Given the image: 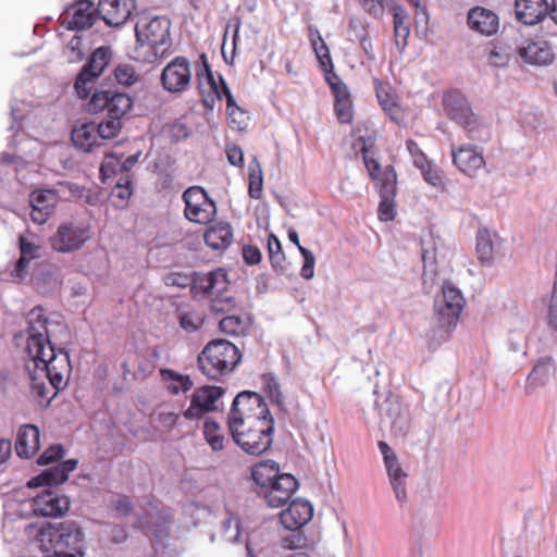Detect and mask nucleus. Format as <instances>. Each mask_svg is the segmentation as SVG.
I'll list each match as a JSON object with an SVG mask.
<instances>
[{"label": "nucleus", "mask_w": 557, "mask_h": 557, "mask_svg": "<svg viewBox=\"0 0 557 557\" xmlns=\"http://www.w3.org/2000/svg\"><path fill=\"white\" fill-rule=\"evenodd\" d=\"M27 322L25 352L28 360L25 367L30 373V394L38 405L47 407L66 385L71 373L70 357L62 349L57 351L51 344L48 320L41 307L28 312Z\"/></svg>", "instance_id": "obj_1"}, {"label": "nucleus", "mask_w": 557, "mask_h": 557, "mask_svg": "<svg viewBox=\"0 0 557 557\" xmlns=\"http://www.w3.org/2000/svg\"><path fill=\"white\" fill-rule=\"evenodd\" d=\"M234 442L247 454L260 456L273 442L274 419L264 399L255 392L239 393L227 418Z\"/></svg>", "instance_id": "obj_2"}, {"label": "nucleus", "mask_w": 557, "mask_h": 557, "mask_svg": "<svg viewBox=\"0 0 557 557\" xmlns=\"http://www.w3.org/2000/svg\"><path fill=\"white\" fill-rule=\"evenodd\" d=\"M44 557H84L85 534L73 520L42 524L34 539Z\"/></svg>", "instance_id": "obj_3"}, {"label": "nucleus", "mask_w": 557, "mask_h": 557, "mask_svg": "<svg viewBox=\"0 0 557 557\" xmlns=\"http://www.w3.org/2000/svg\"><path fill=\"white\" fill-rule=\"evenodd\" d=\"M251 475L257 494L272 508L286 505L299 486L294 475L280 473L278 466L271 460L257 463Z\"/></svg>", "instance_id": "obj_4"}, {"label": "nucleus", "mask_w": 557, "mask_h": 557, "mask_svg": "<svg viewBox=\"0 0 557 557\" xmlns=\"http://www.w3.org/2000/svg\"><path fill=\"white\" fill-rule=\"evenodd\" d=\"M171 21L165 16H140L135 24L136 59L153 62L171 45Z\"/></svg>", "instance_id": "obj_5"}, {"label": "nucleus", "mask_w": 557, "mask_h": 557, "mask_svg": "<svg viewBox=\"0 0 557 557\" xmlns=\"http://www.w3.org/2000/svg\"><path fill=\"white\" fill-rule=\"evenodd\" d=\"M242 354L236 345L226 339L209 342L198 355L199 371L209 380L219 381L232 373L240 362Z\"/></svg>", "instance_id": "obj_6"}, {"label": "nucleus", "mask_w": 557, "mask_h": 557, "mask_svg": "<svg viewBox=\"0 0 557 557\" xmlns=\"http://www.w3.org/2000/svg\"><path fill=\"white\" fill-rule=\"evenodd\" d=\"M445 114L463 127L469 139L486 141L491 137L487 126L479 121L467 98L458 90H450L443 96Z\"/></svg>", "instance_id": "obj_7"}, {"label": "nucleus", "mask_w": 557, "mask_h": 557, "mask_svg": "<svg viewBox=\"0 0 557 557\" xmlns=\"http://www.w3.org/2000/svg\"><path fill=\"white\" fill-rule=\"evenodd\" d=\"M193 282L195 288L202 294L213 296L210 305L212 312L228 314L235 309V298L227 295L228 280L224 269L218 268L208 273H198Z\"/></svg>", "instance_id": "obj_8"}, {"label": "nucleus", "mask_w": 557, "mask_h": 557, "mask_svg": "<svg viewBox=\"0 0 557 557\" xmlns=\"http://www.w3.org/2000/svg\"><path fill=\"white\" fill-rule=\"evenodd\" d=\"M461 292L450 282H445L442 293L435 299V319L440 327L448 330L457 325L465 307Z\"/></svg>", "instance_id": "obj_9"}, {"label": "nucleus", "mask_w": 557, "mask_h": 557, "mask_svg": "<svg viewBox=\"0 0 557 557\" xmlns=\"http://www.w3.org/2000/svg\"><path fill=\"white\" fill-rule=\"evenodd\" d=\"M185 203V218L196 224H208L216 216V205L205 188L200 186L188 187L182 195Z\"/></svg>", "instance_id": "obj_10"}, {"label": "nucleus", "mask_w": 557, "mask_h": 557, "mask_svg": "<svg viewBox=\"0 0 557 557\" xmlns=\"http://www.w3.org/2000/svg\"><path fill=\"white\" fill-rule=\"evenodd\" d=\"M132 104V98L127 94L114 90H100L92 94L87 103V111L91 114L106 111L109 117L123 121Z\"/></svg>", "instance_id": "obj_11"}, {"label": "nucleus", "mask_w": 557, "mask_h": 557, "mask_svg": "<svg viewBox=\"0 0 557 557\" xmlns=\"http://www.w3.org/2000/svg\"><path fill=\"white\" fill-rule=\"evenodd\" d=\"M200 61L201 67L196 71L200 103L207 112H212L222 99L223 90L220 78L223 77L221 75L215 77L205 53L200 55Z\"/></svg>", "instance_id": "obj_12"}, {"label": "nucleus", "mask_w": 557, "mask_h": 557, "mask_svg": "<svg viewBox=\"0 0 557 557\" xmlns=\"http://www.w3.org/2000/svg\"><path fill=\"white\" fill-rule=\"evenodd\" d=\"M90 239V227L62 223L50 238L54 251L66 253L79 250Z\"/></svg>", "instance_id": "obj_13"}, {"label": "nucleus", "mask_w": 557, "mask_h": 557, "mask_svg": "<svg viewBox=\"0 0 557 557\" xmlns=\"http://www.w3.org/2000/svg\"><path fill=\"white\" fill-rule=\"evenodd\" d=\"M225 391L221 386L205 385L194 391L189 407L183 412L187 420H200L206 413L218 409V401Z\"/></svg>", "instance_id": "obj_14"}, {"label": "nucleus", "mask_w": 557, "mask_h": 557, "mask_svg": "<svg viewBox=\"0 0 557 557\" xmlns=\"http://www.w3.org/2000/svg\"><path fill=\"white\" fill-rule=\"evenodd\" d=\"M99 15L98 7L89 0H78L71 4L61 15V25L71 30L91 27Z\"/></svg>", "instance_id": "obj_15"}, {"label": "nucleus", "mask_w": 557, "mask_h": 557, "mask_svg": "<svg viewBox=\"0 0 557 557\" xmlns=\"http://www.w3.org/2000/svg\"><path fill=\"white\" fill-rule=\"evenodd\" d=\"M191 79L189 62L185 57H176L162 71L161 84L171 94L185 91Z\"/></svg>", "instance_id": "obj_16"}, {"label": "nucleus", "mask_w": 557, "mask_h": 557, "mask_svg": "<svg viewBox=\"0 0 557 557\" xmlns=\"http://www.w3.org/2000/svg\"><path fill=\"white\" fill-rule=\"evenodd\" d=\"M451 159L453 164L469 177H475L478 172L486 165L482 150L470 144L453 145Z\"/></svg>", "instance_id": "obj_17"}, {"label": "nucleus", "mask_w": 557, "mask_h": 557, "mask_svg": "<svg viewBox=\"0 0 557 557\" xmlns=\"http://www.w3.org/2000/svg\"><path fill=\"white\" fill-rule=\"evenodd\" d=\"M70 508L69 498L54 490H45L32 499L35 516L60 517Z\"/></svg>", "instance_id": "obj_18"}, {"label": "nucleus", "mask_w": 557, "mask_h": 557, "mask_svg": "<svg viewBox=\"0 0 557 557\" xmlns=\"http://www.w3.org/2000/svg\"><path fill=\"white\" fill-rule=\"evenodd\" d=\"M379 448L383 455L384 465L393 490L396 494V498L399 502H404L406 499L405 481L407 473L401 469L396 454L392 450L386 442L380 441Z\"/></svg>", "instance_id": "obj_19"}, {"label": "nucleus", "mask_w": 557, "mask_h": 557, "mask_svg": "<svg viewBox=\"0 0 557 557\" xmlns=\"http://www.w3.org/2000/svg\"><path fill=\"white\" fill-rule=\"evenodd\" d=\"M135 10L134 0H99L98 12L109 26L123 25Z\"/></svg>", "instance_id": "obj_20"}, {"label": "nucleus", "mask_w": 557, "mask_h": 557, "mask_svg": "<svg viewBox=\"0 0 557 557\" xmlns=\"http://www.w3.org/2000/svg\"><path fill=\"white\" fill-rule=\"evenodd\" d=\"M334 96V112L342 124H350L354 120V102L347 85L337 79L326 81Z\"/></svg>", "instance_id": "obj_21"}, {"label": "nucleus", "mask_w": 557, "mask_h": 557, "mask_svg": "<svg viewBox=\"0 0 557 557\" xmlns=\"http://www.w3.org/2000/svg\"><path fill=\"white\" fill-rule=\"evenodd\" d=\"M313 516V507L308 500L294 499L289 506L280 513L283 527L296 531L306 525Z\"/></svg>", "instance_id": "obj_22"}, {"label": "nucleus", "mask_w": 557, "mask_h": 557, "mask_svg": "<svg viewBox=\"0 0 557 557\" xmlns=\"http://www.w3.org/2000/svg\"><path fill=\"white\" fill-rule=\"evenodd\" d=\"M308 38L325 81L337 79L338 75L334 72L330 48L315 26L308 27Z\"/></svg>", "instance_id": "obj_23"}, {"label": "nucleus", "mask_w": 557, "mask_h": 557, "mask_svg": "<svg viewBox=\"0 0 557 557\" xmlns=\"http://www.w3.org/2000/svg\"><path fill=\"white\" fill-rule=\"evenodd\" d=\"M373 85L381 108L393 121L397 122L403 115V110L395 88L389 83L379 78L373 79Z\"/></svg>", "instance_id": "obj_24"}, {"label": "nucleus", "mask_w": 557, "mask_h": 557, "mask_svg": "<svg viewBox=\"0 0 557 557\" xmlns=\"http://www.w3.org/2000/svg\"><path fill=\"white\" fill-rule=\"evenodd\" d=\"M468 25L472 30H475L484 36H492L497 33L499 27V18L492 10L476 7L469 11Z\"/></svg>", "instance_id": "obj_25"}, {"label": "nucleus", "mask_w": 557, "mask_h": 557, "mask_svg": "<svg viewBox=\"0 0 557 557\" xmlns=\"http://www.w3.org/2000/svg\"><path fill=\"white\" fill-rule=\"evenodd\" d=\"M377 188L381 199L377 208L379 219L384 222L393 221L396 216L397 182L394 183V175L391 174V171L385 177V185Z\"/></svg>", "instance_id": "obj_26"}, {"label": "nucleus", "mask_w": 557, "mask_h": 557, "mask_svg": "<svg viewBox=\"0 0 557 557\" xmlns=\"http://www.w3.org/2000/svg\"><path fill=\"white\" fill-rule=\"evenodd\" d=\"M77 466V461L69 459L61 462L57 467L47 469L41 474L30 479L27 483L29 487H38L44 485H58L65 482L69 478L70 472L74 471Z\"/></svg>", "instance_id": "obj_27"}, {"label": "nucleus", "mask_w": 557, "mask_h": 557, "mask_svg": "<svg viewBox=\"0 0 557 557\" xmlns=\"http://www.w3.org/2000/svg\"><path fill=\"white\" fill-rule=\"evenodd\" d=\"M39 429L34 424H24L18 429L15 450L21 458L29 459L34 457L40 447Z\"/></svg>", "instance_id": "obj_28"}, {"label": "nucleus", "mask_w": 557, "mask_h": 557, "mask_svg": "<svg viewBox=\"0 0 557 557\" xmlns=\"http://www.w3.org/2000/svg\"><path fill=\"white\" fill-rule=\"evenodd\" d=\"M517 18L525 25L540 23L548 13L546 0H516Z\"/></svg>", "instance_id": "obj_29"}, {"label": "nucleus", "mask_w": 557, "mask_h": 557, "mask_svg": "<svg viewBox=\"0 0 557 557\" xmlns=\"http://www.w3.org/2000/svg\"><path fill=\"white\" fill-rule=\"evenodd\" d=\"M71 138L74 146L85 152H89L95 147H100L102 145L99 128H97V123L95 122L83 123L82 125L74 127Z\"/></svg>", "instance_id": "obj_30"}, {"label": "nucleus", "mask_w": 557, "mask_h": 557, "mask_svg": "<svg viewBox=\"0 0 557 557\" xmlns=\"http://www.w3.org/2000/svg\"><path fill=\"white\" fill-rule=\"evenodd\" d=\"M519 55L533 65L548 64L554 59V53L546 41L529 40L519 48Z\"/></svg>", "instance_id": "obj_31"}, {"label": "nucleus", "mask_w": 557, "mask_h": 557, "mask_svg": "<svg viewBox=\"0 0 557 557\" xmlns=\"http://www.w3.org/2000/svg\"><path fill=\"white\" fill-rule=\"evenodd\" d=\"M205 243L214 250H223L233 242V230L227 222L210 225L203 234Z\"/></svg>", "instance_id": "obj_32"}, {"label": "nucleus", "mask_w": 557, "mask_h": 557, "mask_svg": "<svg viewBox=\"0 0 557 557\" xmlns=\"http://www.w3.org/2000/svg\"><path fill=\"white\" fill-rule=\"evenodd\" d=\"M358 141L362 144L361 153L363 158L364 166L368 171L369 176L373 182H375L376 187H381L385 185V177H387V173L391 171V174L394 175V183L397 182V174L393 165H386L384 169L381 168L380 162L369 157V148L367 146V140L364 137H359Z\"/></svg>", "instance_id": "obj_33"}, {"label": "nucleus", "mask_w": 557, "mask_h": 557, "mask_svg": "<svg viewBox=\"0 0 557 557\" xmlns=\"http://www.w3.org/2000/svg\"><path fill=\"white\" fill-rule=\"evenodd\" d=\"M160 376L171 395H178L191 389L194 383L189 375L181 374L172 369H161Z\"/></svg>", "instance_id": "obj_34"}, {"label": "nucleus", "mask_w": 557, "mask_h": 557, "mask_svg": "<svg viewBox=\"0 0 557 557\" xmlns=\"http://www.w3.org/2000/svg\"><path fill=\"white\" fill-rule=\"evenodd\" d=\"M220 81L222 83V96L224 95L226 98V113L228 116V123L232 128L242 131L246 127V113L242 108L237 106L225 81L223 78H220Z\"/></svg>", "instance_id": "obj_35"}, {"label": "nucleus", "mask_w": 557, "mask_h": 557, "mask_svg": "<svg viewBox=\"0 0 557 557\" xmlns=\"http://www.w3.org/2000/svg\"><path fill=\"white\" fill-rule=\"evenodd\" d=\"M249 327V320L238 314H227L219 322V330L228 336L245 335Z\"/></svg>", "instance_id": "obj_36"}, {"label": "nucleus", "mask_w": 557, "mask_h": 557, "mask_svg": "<svg viewBox=\"0 0 557 557\" xmlns=\"http://www.w3.org/2000/svg\"><path fill=\"white\" fill-rule=\"evenodd\" d=\"M393 18H394V36L396 40V45L404 50L407 46V39L410 34V27L408 23V15L403 10L401 7L396 5L393 8Z\"/></svg>", "instance_id": "obj_37"}, {"label": "nucleus", "mask_w": 557, "mask_h": 557, "mask_svg": "<svg viewBox=\"0 0 557 557\" xmlns=\"http://www.w3.org/2000/svg\"><path fill=\"white\" fill-rule=\"evenodd\" d=\"M554 369L555 361L553 357H541L528 376L529 384L534 386L544 385L548 381V377Z\"/></svg>", "instance_id": "obj_38"}, {"label": "nucleus", "mask_w": 557, "mask_h": 557, "mask_svg": "<svg viewBox=\"0 0 557 557\" xmlns=\"http://www.w3.org/2000/svg\"><path fill=\"white\" fill-rule=\"evenodd\" d=\"M476 255L482 264H490L494 258V244L487 228H480L476 233Z\"/></svg>", "instance_id": "obj_39"}, {"label": "nucleus", "mask_w": 557, "mask_h": 557, "mask_svg": "<svg viewBox=\"0 0 557 557\" xmlns=\"http://www.w3.org/2000/svg\"><path fill=\"white\" fill-rule=\"evenodd\" d=\"M133 194L132 182L128 174L123 175L111 190L110 199L114 207L124 208Z\"/></svg>", "instance_id": "obj_40"}, {"label": "nucleus", "mask_w": 557, "mask_h": 557, "mask_svg": "<svg viewBox=\"0 0 557 557\" xmlns=\"http://www.w3.org/2000/svg\"><path fill=\"white\" fill-rule=\"evenodd\" d=\"M110 60V50L107 47H100L96 49L87 63L82 70H87L88 74H92V77H99L104 71Z\"/></svg>", "instance_id": "obj_41"}, {"label": "nucleus", "mask_w": 557, "mask_h": 557, "mask_svg": "<svg viewBox=\"0 0 557 557\" xmlns=\"http://www.w3.org/2000/svg\"><path fill=\"white\" fill-rule=\"evenodd\" d=\"M261 383L267 395L271 401L276 405L280 409H285L284 396L281 391V385L273 373H263L261 375Z\"/></svg>", "instance_id": "obj_42"}, {"label": "nucleus", "mask_w": 557, "mask_h": 557, "mask_svg": "<svg viewBox=\"0 0 557 557\" xmlns=\"http://www.w3.org/2000/svg\"><path fill=\"white\" fill-rule=\"evenodd\" d=\"M267 247L273 269L277 272H283L285 270V255L281 242L274 234L269 235Z\"/></svg>", "instance_id": "obj_43"}, {"label": "nucleus", "mask_w": 557, "mask_h": 557, "mask_svg": "<svg viewBox=\"0 0 557 557\" xmlns=\"http://www.w3.org/2000/svg\"><path fill=\"white\" fill-rule=\"evenodd\" d=\"M180 326L187 333L200 330L205 323V315L197 310L180 311L177 314Z\"/></svg>", "instance_id": "obj_44"}, {"label": "nucleus", "mask_w": 557, "mask_h": 557, "mask_svg": "<svg viewBox=\"0 0 557 557\" xmlns=\"http://www.w3.org/2000/svg\"><path fill=\"white\" fill-rule=\"evenodd\" d=\"M203 435L207 443L213 450H222L224 448L226 437L216 422L206 421L203 425Z\"/></svg>", "instance_id": "obj_45"}, {"label": "nucleus", "mask_w": 557, "mask_h": 557, "mask_svg": "<svg viewBox=\"0 0 557 557\" xmlns=\"http://www.w3.org/2000/svg\"><path fill=\"white\" fill-rule=\"evenodd\" d=\"M248 194L253 199H260L263 190V175L258 162L250 163L248 170Z\"/></svg>", "instance_id": "obj_46"}, {"label": "nucleus", "mask_w": 557, "mask_h": 557, "mask_svg": "<svg viewBox=\"0 0 557 557\" xmlns=\"http://www.w3.org/2000/svg\"><path fill=\"white\" fill-rule=\"evenodd\" d=\"M123 121L111 119L108 115L97 124L102 141L115 138L121 133Z\"/></svg>", "instance_id": "obj_47"}, {"label": "nucleus", "mask_w": 557, "mask_h": 557, "mask_svg": "<svg viewBox=\"0 0 557 557\" xmlns=\"http://www.w3.org/2000/svg\"><path fill=\"white\" fill-rule=\"evenodd\" d=\"M95 79L92 74L87 73V70H81L74 86L79 98L85 99L90 95L94 89Z\"/></svg>", "instance_id": "obj_48"}, {"label": "nucleus", "mask_w": 557, "mask_h": 557, "mask_svg": "<svg viewBox=\"0 0 557 557\" xmlns=\"http://www.w3.org/2000/svg\"><path fill=\"white\" fill-rule=\"evenodd\" d=\"M122 156H115L114 153H108L100 166V174L102 178H109L116 173H122Z\"/></svg>", "instance_id": "obj_49"}, {"label": "nucleus", "mask_w": 557, "mask_h": 557, "mask_svg": "<svg viewBox=\"0 0 557 557\" xmlns=\"http://www.w3.org/2000/svg\"><path fill=\"white\" fill-rule=\"evenodd\" d=\"M285 546L294 552H308L313 553L314 550V543L308 542L307 539L300 534H292L285 539Z\"/></svg>", "instance_id": "obj_50"}, {"label": "nucleus", "mask_w": 557, "mask_h": 557, "mask_svg": "<svg viewBox=\"0 0 557 557\" xmlns=\"http://www.w3.org/2000/svg\"><path fill=\"white\" fill-rule=\"evenodd\" d=\"M421 171V174L423 176V180L440 189H444V177L443 172L438 170L437 168L433 166L430 163H428V166H423V169H419Z\"/></svg>", "instance_id": "obj_51"}, {"label": "nucleus", "mask_w": 557, "mask_h": 557, "mask_svg": "<svg viewBox=\"0 0 557 557\" xmlns=\"http://www.w3.org/2000/svg\"><path fill=\"white\" fill-rule=\"evenodd\" d=\"M18 248L21 256L25 257L29 261L37 259L40 256V246L28 240V238L23 234L18 236Z\"/></svg>", "instance_id": "obj_52"}, {"label": "nucleus", "mask_w": 557, "mask_h": 557, "mask_svg": "<svg viewBox=\"0 0 557 557\" xmlns=\"http://www.w3.org/2000/svg\"><path fill=\"white\" fill-rule=\"evenodd\" d=\"M406 147L410 156L412 157L413 164L418 169H423V166H428V163H430L426 154L421 150L419 145L412 140L408 139L406 141Z\"/></svg>", "instance_id": "obj_53"}, {"label": "nucleus", "mask_w": 557, "mask_h": 557, "mask_svg": "<svg viewBox=\"0 0 557 557\" xmlns=\"http://www.w3.org/2000/svg\"><path fill=\"white\" fill-rule=\"evenodd\" d=\"M299 252L301 253V256L304 258V264L300 270V275L305 280H310L314 275V263H315L314 255L310 250H308L307 248H305L302 246H299Z\"/></svg>", "instance_id": "obj_54"}, {"label": "nucleus", "mask_w": 557, "mask_h": 557, "mask_svg": "<svg viewBox=\"0 0 557 557\" xmlns=\"http://www.w3.org/2000/svg\"><path fill=\"white\" fill-rule=\"evenodd\" d=\"M119 84L129 86L136 81V73L131 65H119L114 71Z\"/></svg>", "instance_id": "obj_55"}, {"label": "nucleus", "mask_w": 557, "mask_h": 557, "mask_svg": "<svg viewBox=\"0 0 557 557\" xmlns=\"http://www.w3.org/2000/svg\"><path fill=\"white\" fill-rule=\"evenodd\" d=\"M63 447L61 445H52L47 448L38 458V463L41 466L50 465L59 460L63 456Z\"/></svg>", "instance_id": "obj_56"}, {"label": "nucleus", "mask_w": 557, "mask_h": 557, "mask_svg": "<svg viewBox=\"0 0 557 557\" xmlns=\"http://www.w3.org/2000/svg\"><path fill=\"white\" fill-rule=\"evenodd\" d=\"M180 419L178 413L173 411L161 410L157 414V422L160 428L165 431H171Z\"/></svg>", "instance_id": "obj_57"}, {"label": "nucleus", "mask_w": 557, "mask_h": 557, "mask_svg": "<svg viewBox=\"0 0 557 557\" xmlns=\"http://www.w3.org/2000/svg\"><path fill=\"white\" fill-rule=\"evenodd\" d=\"M488 63L493 66H505L509 61V54L503 47H493L488 53Z\"/></svg>", "instance_id": "obj_58"}, {"label": "nucleus", "mask_w": 557, "mask_h": 557, "mask_svg": "<svg viewBox=\"0 0 557 557\" xmlns=\"http://www.w3.org/2000/svg\"><path fill=\"white\" fill-rule=\"evenodd\" d=\"M51 191H45V190H35L30 194L29 201L32 207L37 208H48V210L51 209V203L49 200L52 198Z\"/></svg>", "instance_id": "obj_59"}, {"label": "nucleus", "mask_w": 557, "mask_h": 557, "mask_svg": "<svg viewBox=\"0 0 557 557\" xmlns=\"http://www.w3.org/2000/svg\"><path fill=\"white\" fill-rule=\"evenodd\" d=\"M359 2L362 9L374 18L381 17L384 13L383 0H359Z\"/></svg>", "instance_id": "obj_60"}, {"label": "nucleus", "mask_w": 557, "mask_h": 557, "mask_svg": "<svg viewBox=\"0 0 557 557\" xmlns=\"http://www.w3.org/2000/svg\"><path fill=\"white\" fill-rule=\"evenodd\" d=\"M227 160L232 165L242 166L244 164L243 149L236 144L226 145Z\"/></svg>", "instance_id": "obj_61"}, {"label": "nucleus", "mask_w": 557, "mask_h": 557, "mask_svg": "<svg viewBox=\"0 0 557 557\" xmlns=\"http://www.w3.org/2000/svg\"><path fill=\"white\" fill-rule=\"evenodd\" d=\"M348 26L356 40L369 34L367 25L358 17H351Z\"/></svg>", "instance_id": "obj_62"}, {"label": "nucleus", "mask_w": 557, "mask_h": 557, "mask_svg": "<svg viewBox=\"0 0 557 557\" xmlns=\"http://www.w3.org/2000/svg\"><path fill=\"white\" fill-rule=\"evenodd\" d=\"M243 257L248 264H258L261 261V252L256 246H245L243 248Z\"/></svg>", "instance_id": "obj_63"}, {"label": "nucleus", "mask_w": 557, "mask_h": 557, "mask_svg": "<svg viewBox=\"0 0 557 557\" xmlns=\"http://www.w3.org/2000/svg\"><path fill=\"white\" fill-rule=\"evenodd\" d=\"M29 262V260L20 255V258L15 263L14 270L12 271V276L21 281L24 280L28 274Z\"/></svg>", "instance_id": "obj_64"}]
</instances>
